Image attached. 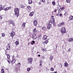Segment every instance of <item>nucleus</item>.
Returning a JSON list of instances; mask_svg holds the SVG:
<instances>
[{
    "label": "nucleus",
    "instance_id": "21",
    "mask_svg": "<svg viewBox=\"0 0 73 73\" xmlns=\"http://www.w3.org/2000/svg\"><path fill=\"white\" fill-rule=\"evenodd\" d=\"M73 38H70L68 39V41L69 42H71V41H73Z\"/></svg>",
    "mask_w": 73,
    "mask_h": 73
},
{
    "label": "nucleus",
    "instance_id": "29",
    "mask_svg": "<svg viewBox=\"0 0 73 73\" xmlns=\"http://www.w3.org/2000/svg\"><path fill=\"white\" fill-rule=\"evenodd\" d=\"M53 56H52V55H51L50 56V59L51 60H53Z\"/></svg>",
    "mask_w": 73,
    "mask_h": 73
},
{
    "label": "nucleus",
    "instance_id": "30",
    "mask_svg": "<svg viewBox=\"0 0 73 73\" xmlns=\"http://www.w3.org/2000/svg\"><path fill=\"white\" fill-rule=\"evenodd\" d=\"M23 27H25V23H23L22 24Z\"/></svg>",
    "mask_w": 73,
    "mask_h": 73
},
{
    "label": "nucleus",
    "instance_id": "36",
    "mask_svg": "<svg viewBox=\"0 0 73 73\" xmlns=\"http://www.w3.org/2000/svg\"><path fill=\"white\" fill-rule=\"evenodd\" d=\"M5 34H4V33H2V37H4V36H5Z\"/></svg>",
    "mask_w": 73,
    "mask_h": 73
},
{
    "label": "nucleus",
    "instance_id": "8",
    "mask_svg": "<svg viewBox=\"0 0 73 73\" xmlns=\"http://www.w3.org/2000/svg\"><path fill=\"white\" fill-rule=\"evenodd\" d=\"M51 19H52V20H51V21L52 23V25H55V24L56 23H55V21H54V18H51Z\"/></svg>",
    "mask_w": 73,
    "mask_h": 73
},
{
    "label": "nucleus",
    "instance_id": "20",
    "mask_svg": "<svg viewBox=\"0 0 73 73\" xmlns=\"http://www.w3.org/2000/svg\"><path fill=\"white\" fill-rule=\"evenodd\" d=\"M27 8L28 9H29V11H31V10L32 7H31L30 6H28L27 7Z\"/></svg>",
    "mask_w": 73,
    "mask_h": 73
},
{
    "label": "nucleus",
    "instance_id": "53",
    "mask_svg": "<svg viewBox=\"0 0 73 73\" xmlns=\"http://www.w3.org/2000/svg\"><path fill=\"white\" fill-rule=\"evenodd\" d=\"M62 52H63V54H64V53H65V51H63Z\"/></svg>",
    "mask_w": 73,
    "mask_h": 73
},
{
    "label": "nucleus",
    "instance_id": "57",
    "mask_svg": "<svg viewBox=\"0 0 73 73\" xmlns=\"http://www.w3.org/2000/svg\"><path fill=\"white\" fill-rule=\"evenodd\" d=\"M31 44H32V45H33V43H31Z\"/></svg>",
    "mask_w": 73,
    "mask_h": 73
},
{
    "label": "nucleus",
    "instance_id": "2",
    "mask_svg": "<svg viewBox=\"0 0 73 73\" xmlns=\"http://www.w3.org/2000/svg\"><path fill=\"white\" fill-rule=\"evenodd\" d=\"M52 24H53L52 23V21H49L48 25L47 26V28L49 29L52 26Z\"/></svg>",
    "mask_w": 73,
    "mask_h": 73
},
{
    "label": "nucleus",
    "instance_id": "52",
    "mask_svg": "<svg viewBox=\"0 0 73 73\" xmlns=\"http://www.w3.org/2000/svg\"><path fill=\"white\" fill-rule=\"evenodd\" d=\"M70 48H69L68 49V51L69 52H70Z\"/></svg>",
    "mask_w": 73,
    "mask_h": 73
},
{
    "label": "nucleus",
    "instance_id": "32",
    "mask_svg": "<svg viewBox=\"0 0 73 73\" xmlns=\"http://www.w3.org/2000/svg\"><path fill=\"white\" fill-rule=\"evenodd\" d=\"M40 66H41L42 65V60H41L40 62Z\"/></svg>",
    "mask_w": 73,
    "mask_h": 73
},
{
    "label": "nucleus",
    "instance_id": "47",
    "mask_svg": "<svg viewBox=\"0 0 73 73\" xmlns=\"http://www.w3.org/2000/svg\"><path fill=\"white\" fill-rule=\"evenodd\" d=\"M38 4H40V5H41V2H39L38 3Z\"/></svg>",
    "mask_w": 73,
    "mask_h": 73
},
{
    "label": "nucleus",
    "instance_id": "27",
    "mask_svg": "<svg viewBox=\"0 0 73 73\" xmlns=\"http://www.w3.org/2000/svg\"><path fill=\"white\" fill-rule=\"evenodd\" d=\"M52 4L53 5H56V2L54 1H53L52 2Z\"/></svg>",
    "mask_w": 73,
    "mask_h": 73
},
{
    "label": "nucleus",
    "instance_id": "34",
    "mask_svg": "<svg viewBox=\"0 0 73 73\" xmlns=\"http://www.w3.org/2000/svg\"><path fill=\"white\" fill-rule=\"evenodd\" d=\"M12 25H13V26L14 27H15V23L13 22H12Z\"/></svg>",
    "mask_w": 73,
    "mask_h": 73
},
{
    "label": "nucleus",
    "instance_id": "35",
    "mask_svg": "<svg viewBox=\"0 0 73 73\" xmlns=\"http://www.w3.org/2000/svg\"><path fill=\"white\" fill-rule=\"evenodd\" d=\"M7 61H8V63H9V64H10V63L11 62V60H10L9 59Z\"/></svg>",
    "mask_w": 73,
    "mask_h": 73
},
{
    "label": "nucleus",
    "instance_id": "19",
    "mask_svg": "<svg viewBox=\"0 0 73 73\" xmlns=\"http://www.w3.org/2000/svg\"><path fill=\"white\" fill-rule=\"evenodd\" d=\"M69 64H68L67 63V62H65L64 63V66L66 67H68V66Z\"/></svg>",
    "mask_w": 73,
    "mask_h": 73
},
{
    "label": "nucleus",
    "instance_id": "26",
    "mask_svg": "<svg viewBox=\"0 0 73 73\" xmlns=\"http://www.w3.org/2000/svg\"><path fill=\"white\" fill-rule=\"evenodd\" d=\"M27 70L28 72H29L30 70H31V68L29 67L27 69Z\"/></svg>",
    "mask_w": 73,
    "mask_h": 73
},
{
    "label": "nucleus",
    "instance_id": "48",
    "mask_svg": "<svg viewBox=\"0 0 73 73\" xmlns=\"http://www.w3.org/2000/svg\"><path fill=\"white\" fill-rule=\"evenodd\" d=\"M32 42L33 43V44H35V42L34 41H32Z\"/></svg>",
    "mask_w": 73,
    "mask_h": 73
},
{
    "label": "nucleus",
    "instance_id": "12",
    "mask_svg": "<svg viewBox=\"0 0 73 73\" xmlns=\"http://www.w3.org/2000/svg\"><path fill=\"white\" fill-rule=\"evenodd\" d=\"M11 8V7H7L5 9V11H7L8 10H9V9H10V8Z\"/></svg>",
    "mask_w": 73,
    "mask_h": 73
},
{
    "label": "nucleus",
    "instance_id": "11",
    "mask_svg": "<svg viewBox=\"0 0 73 73\" xmlns=\"http://www.w3.org/2000/svg\"><path fill=\"white\" fill-rule=\"evenodd\" d=\"M33 23L35 26H36V25H37V21L36 20H35L34 21Z\"/></svg>",
    "mask_w": 73,
    "mask_h": 73
},
{
    "label": "nucleus",
    "instance_id": "13",
    "mask_svg": "<svg viewBox=\"0 0 73 73\" xmlns=\"http://www.w3.org/2000/svg\"><path fill=\"white\" fill-rule=\"evenodd\" d=\"M33 15H34V12H33L30 13L29 14L30 16L31 17L33 16Z\"/></svg>",
    "mask_w": 73,
    "mask_h": 73
},
{
    "label": "nucleus",
    "instance_id": "6",
    "mask_svg": "<svg viewBox=\"0 0 73 73\" xmlns=\"http://www.w3.org/2000/svg\"><path fill=\"white\" fill-rule=\"evenodd\" d=\"M5 6L4 5H0V11H1L2 9H4V7Z\"/></svg>",
    "mask_w": 73,
    "mask_h": 73
},
{
    "label": "nucleus",
    "instance_id": "14",
    "mask_svg": "<svg viewBox=\"0 0 73 73\" xmlns=\"http://www.w3.org/2000/svg\"><path fill=\"white\" fill-rule=\"evenodd\" d=\"M42 29L43 30V31H46V27H45V26L43 27H42Z\"/></svg>",
    "mask_w": 73,
    "mask_h": 73
},
{
    "label": "nucleus",
    "instance_id": "5",
    "mask_svg": "<svg viewBox=\"0 0 73 73\" xmlns=\"http://www.w3.org/2000/svg\"><path fill=\"white\" fill-rule=\"evenodd\" d=\"M64 24L65 23H64V22H62L59 24L58 25V26L59 27H62V26H64Z\"/></svg>",
    "mask_w": 73,
    "mask_h": 73
},
{
    "label": "nucleus",
    "instance_id": "46",
    "mask_svg": "<svg viewBox=\"0 0 73 73\" xmlns=\"http://www.w3.org/2000/svg\"><path fill=\"white\" fill-rule=\"evenodd\" d=\"M60 66H61V68H62V64H60Z\"/></svg>",
    "mask_w": 73,
    "mask_h": 73
},
{
    "label": "nucleus",
    "instance_id": "17",
    "mask_svg": "<svg viewBox=\"0 0 73 73\" xmlns=\"http://www.w3.org/2000/svg\"><path fill=\"white\" fill-rule=\"evenodd\" d=\"M47 38V36L46 35H44L43 37V40H46Z\"/></svg>",
    "mask_w": 73,
    "mask_h": 73
},
{
    "label": "nucleus",
    "instance_id": "15",
    "mask_svg": "<svg viewBox=\"0 0 73 73\" xmlns=\"http://www.w3.org/2000/svg\"><path fill=\"white\" fill-rule=\"evenodd\" d=\"M15 62H16V58H15L14 59H12V60L11 61V63L12 64H14Z\"/></svg>",
    "mask_w": 73,
    "mask_h": 73
},
{
    "label": "nucleus",
    "instance_id": "51",
    "mask_svg": "<svg viewBox=\"0 0 73 73\" xmlns=\"http://www.w3.org/2000/svg\"><path fill=\"white\" fill-rule=\"evenodd\" d=\"M62 16V14H60V16Z\"/></svg>",
    "mask_w": 73,
    "mask_h": 73
},
{
    "label": "nucleus",
    "instance_id": "23",
    "mask_svg": "<svg viewBox=\"0 0 73 73\" xmlns=\"http://www.w3.org/2000/svg\"><path fill=\"white\" fill-rule=\"evenodd\" d=\"M32 3V1L31 0H29V4H31Z\"/></svg>",
    "mask_w": 73,
    "mask_h": 73
},
{
    "label": "nucleus",
    "instance_id": "22",
    "mask_svg": "<svg viewBox=\"0 0 73 73\" xmlns=\"http://www.w3.org/2000/svg\"><path fill=\"white\" fill-rule=\"evenodd\" d=\"M48 40H46L44 42V44H47V43L48 42Z\"/></svg>",
    "mask_w": 73,
    "mask_h": 73
},
{
    "label": "nucleus",
    "instance_id": "33",
    "mask_svg": "<svg viewBox=\"0 0 73 73\" xmlns=\"http://www.w3.org/2000/svg\"><path fill=\"white\" fill-rule=\"evenodd\" d=\"M33 32L34 33H36V29H34L33 30Z\"/></svg>",
    "mask_w": 73,
    "mask_h": 73
},
{
    "label": "nucleus",
    "instance_id": "41",
    "mask_svg": "<svg viewBox=\"0 0 73 73\" xmlns=\"http://www.w3.org/2000/svg\"><path fill=\"white\" fill-rule=\"evenodd\" d=\"M50 70L51 71H53V70H54V69H53V68H51Z\"/></svg>",
    "mask_w": 73,
    "mask_h": 73
},
{
    "label": "nucleus",
    "instance_id": "45",
    "mask_svg": "<svg viewBox=\"0 0 73 73\" xmlns=\"http://www.w3.org/2000/svg\"><path fill=\"white\" fill-rule=\"evenodd\" d=\"M42 50V51H43V52H44V51H45V49H43Z\"/></svg>",
    "mask_w": 73,
    "mask_h": 73
},
{
    "label": "nucleus",
    "instance_id": "59",
    "mask_svg": "<svg viewBox=\"0 0 73 73\" xmlns=\"http://www.w3.org/2000/svg\"><path fill=\"white\" fill-rule=\"evenodd\" d=\"M37 53H38V52Z\"/></svg>",
    "mask_w": 73,
    "mask_h": 73
},
{
    "label": "nucleus",
    "instance_id": "24",
    "mask_svg": "<svg viewBox=\"0 0 73 73\" xmlns=\"http://www.w3.org/2000/svg\"><path fill=\"white\" fill-rule=\"evenodd\" d=\"M20 7L21 8H25V7L23 6V5H21Z\"/></svg>",
    "mask_w": 73,
    "mask_h": 73
},
{
    "label": "nucleus",
    "instance_id": "16",
    "mask_svg": "<svg viewBox=\"0 0 73 73\" xmlns=\"http://www.w3.org/2000/svg\"><path fill=\"white\" fill-rule=\"evenodd\" d=\"M69 19L70 20H72L73 19V16L70 15L69 16Z\"/></svg>",
    "mask_w": 73,
    "mask_h": 73
},
{
    "label": "nucleus",
    "instance_id": "37",
    "mask_svg": "<svg viewBox=\"0 0 73 73\" xmlns=\"http://www.w3.org/2000/svg\"><path fill=\"white\" fill-rule=\"evenodd\" d=\"M68 15V13L67 12H66L64 14V15H65V16H67V15Z\"/></svg>",
    "mask_w": 73,
    "mask_h": 73
},
{
    "label": "nucleus",
    "instance_id": "40",
    "mask_svg": "<svg viewBox=\"0 0 73 73\" xmlns=\"http://www.w3.org/2000/svg\"><path fill=\"white\" fill-rule=\"evenodd\" d=\"M40 1H41L42 2H43L44 3V2H45V0H40Z\"/></svg>",
    "mask_w": 73,
    "mask_h": 73
},
{
    "label": "nucleus",
    "instance_id": "9",
    "mask_svg": "<svg viewBox=\"0 0 73 73\" xmlns=\"http://www.w3.org/2000/svg\"><path fill=\"white\" fill-rule=\"evenodd\" d=\"M11 46V44H8L7 45V47L6 50H9L10 49V46Z\"/></svg>",
    "mask_w": 73,
    "mask_h": 73
},
{
    "label": "nucleus",
    "instance_id": "31",
    "mask_svg": "<svg viewBox=\"0 0 73 73\" xmlns=\"http://www.w3.org/2000/svg\"><path fill=\"white\" fill-rule=\"evenodd\" d=\"M66 3H69L70 1V0H66Z\"/></svg>",
    "mask_w": 73,
    "mask_h": 73
},
{
    "label": "nucleus",
    "instance_id": "3",
    "mask_svg": "<svg viewBox=\"0 0 73 73\" xmlns=\"http://www.w3.org/2000/svg\"><path fill=\"white\" fill-rule=\"evenodd\" d=\"M32 61H33V59L32 58H29L28 59V62L29 64H31L32 63Z\"/></svg>",
    "mask_w": 73,
    "mask_h": 73
},
{
    "label": "nucleus",
    "instance_id": "1",
    "mask_svg": "<svg viewBox=\"0 0 73 73\" xmlns=\"http://www.w3.org/2000/svg\"><path fill=\"white\" fill-rule=\"evenodd\" d=\"M15 15L16 16L19 17V8H16L14 10Z\"/></svg>",
    "mask_w": 73,
    "mask_h": 73
},
{
    "label": "nucleus",
    "instance_id": "25",
    "mask_svg": "<svg viewBox=\"0 0 73 73\" xmlns=\"http://www.w3.org/2000/svg\"><path fill=\"white\" fill-rule=\"evenodd\" d=\"M15 44H16V45H18V44L19 43V41H17L15 42Z\"/></svg>",
    "mask_w": 73,
    "mask_h": 73
},
{
    "label": "nucleus",
    "instance_id": "18",
    "mask_svg": "<svg viewBox=\"0 0 73 73\" xmlns=\"http://www.w3.org/2000/svg\"><path fill=\"white\" fill-rule=\"evenodd\" d=\"M8 22V24H11L12 23H13V21H7Z\"/></svg>",
    "mask_w": 73,
    "mask_h": 73
},
{
    "label": "nucleus",
    "instance_id": "38",
    "mask_svg": "<svg viewBox=\"0 0 73 73\" xmlns=\"http://www.w3.org/2000/svg\"><path fill=\"white\" fill-rule=\"evenodd\" d=\"M1 72L2 73H4V70L3 69L1 70Z\"/></svg>",
    "mask_w": 73,
    "mask_h": 73
},
{
    "label": "nucleus",
    "instance_id": "49",
    "mask_svg": "<svg viewBox=\"0 0 73 73\" xmlns=\"http://www.w3.org/2000/svg\"><path fill=\"white\" fill-rule=\"evenodd\" d=\"M56 11H57V10H56V9H55V10L54 11V12H56Z\"/></svg>",
    "mask_w": 73,
    "mask_h": 73
},
{
    "label": "nucleus",
    "instance_id": "58",
    "mask_svg": "<svg viewBox=\"0 0 73 73\" xmlns=\"http://www.w3.org/2000/svg\"><path fill=\"white\" fill-rule=\"evenodd\" d=\"M65 72H66V70L64 71Z\"/></svg>",
    "mask_w": 73,
    "mask_h": 73
},
{
    "label": "nucleus",
    "instance_id": "39",
    "mask_svg": "<svg viewBox=\"0 0 73 73\" xmlns=\"http://www.w3.org/2000/svg\"><path fill=\"white\" fill-rule=\"evenodd\" d=\"M65 9V7H62L61 8V10H63V9Z\"/></svg>",
    "mask_w": 73,
    "mask_h": 73
},
{
    "label": "nucleus",
    "instance_id": "28",
    "mask_svg": "<svg viewBox=\"0 0 73 73\" xmlns=\"http://www.w3.org/2000/svg\"><path fill=\"white\" fill-rule=\"evenodd\" d=\"M7 56L8 59H9V58H10V55H9V54H7Z\"/></svg>",
    "mask_w": 73,
    "mask_h": 73
},
{
    "label": "nucleus",
    "instance_id": "55",
    "mask_svg": "<svg viewBox=\"0 0 73 73\" xmlns=\"http://www.w3.org/2000/svg\"><path fill=\"white\" fill-rule=\"evenodd\" d=\"M38 57H40V55L38 54Z\"/></svg>",
    "mask_w": 73,
    "mask_h": 73
},
{
    "label": "nucleus",
    "instance_id": "50",
    "mask_svg": "<svg viewBox=\"0 0 73 73\" xmlns=\"http://www.w3.org/2000/svg\"><path fill=\"white\" fill-rule=\"evenodd\" d=\"M53 17H54V16H52V18H51V19H52V18H53Z\"/></svg>",
    "mask_w": 73,
    "mask_h": 73
},
{
    "label": "nucleus",
    "instance_id": "42",
    "mask_svg": "<svg viewBox=\"0 0 73 73\" xmlns=\"http://www.w3.org/2000/svg\"><path fill=\"white\" fill-rule=\"evenodd\" d=\"M45 58V57L44 56H42L41 59L42 60V59H44Z\"/></svg>",
    "mask_w": 73,
    "mask_h": 73
},
{
    "label": "nucleus",
    "instance_id": "7",
    "mask_svg": "<svg viewBox=\"0 0 73 73\" xmlns=\"http://www.w3.org/2000/svg\"><path fill=\"white\" fill-rule=\"evenodd\" d=\"M11 36L12 37H13V36H14V35H15V33L14 31H12L11 33Z\"/></svg>",
    "mask_w": 73,
    "mask_h": 73
},
{
    "label": "nucleus",
    "instance_id": "10",
    "mask_svg": "<svg viewBox=\"0 0 73 73\" xmlns=\"http://www.w3.org/2000/svg\"><path fill=\"white\" fill-rule=\"evenodd\" d=\"M33 40H35L37 38V36H36V34H34L33 36Z\"/></svg>",
    "mask_w": 73,
    "mask_h": 73
},
{
    "label": "nucleus",
    "instance_id": "4",
    "mask_svg": "<svg viewBox=\"0 0 73 73\" xmlns=\"http://www.w3.org/2000/svg\"><path fill=\"white\" fill-rule=\"evenodd\" d=\"M61 30V32L62 33H65L66 32V29L64 27L62 28Z\"/></svg>",
    "mask_w": 73,
    "mask_h": 73
},
{
    "label": "nucleus",
    "instance_id": "54",
    "mask_svg": "<svg viewBox=\"0 0 73 73\" xmlns=\"http://www.w3.org/2000/svg\"><path fill=\"white\" fill-rule=\"evenodd\" d=\"M18 64H19V65H21V64L20 63H18Z\"/></svg>",
    "mask_w": 73,
    "mask_h": 73
},
{
    "label": "nucleus",
    "instance_id": "56",
    "mask_svg": "<svg viewBox=\"0 0 73 73\" xmlns=\"http://www.w3.org/2000/svg\"><path fill=\"white\" fill-rule=\"evenodd\" d=\"M59 15L58 14H57L56 16H58Z\"/></svg>",
    "mask_w": 73,
    "mask_h": 73
},
{
    "label": "nucleus",
    "instance_id": "43",
    "mask_svg": "<svg viewBox=\"0 0 73 73\" xmlns=\"http://www.w3.org/2000/svg\"><path fill=\"white\" fill-rule=\"evenodd\" d=\"M12 58H13L12 60H15V57L14 56H13L12 57Z\"/></svg>",
    "mask_w": 73,
    "mask_h": 73
},
{
    "label": "nucleus",
    "instance_id": "44",
    "mask_svg": "<svg viewBox=\"0 0 73 73\" xmlns=\"http://www.w3.org/2000/svg\"><path fill=\"white\" fill-rule=\"evenodd\" d=\"M2 17H1V16H0V19L1 20V19H2Z\"/></svg>",
    "mask_w": 73,
    "mask_h": 73
}]
</instances>
